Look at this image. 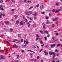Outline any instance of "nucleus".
<instances>
[{
  "label": "nucleus",
  "instance_id": "1",
  "mask_svg": "<svg viewBox=\"0 0 62 62\" xmlns=\"http://www.w3.org/2000/svg\"><path fill=\"white\" fill-rule=\"evenodd\" d=\"M5 59V57L3 55H1L0 56V59Z\"/></svg>",
  "mask_w": 62,
  "mask_h": 62
},
{
  "label": "nucleus",
  "instance_id": "2",
  "mask_svg": "<svg viewBox=\"0 0 62 62\" xmlns=\"http://www.w3.org/2000/svg\"><path fill=\"white\" fill-rule=\"evenodd\" d=\"M55 45H56V44H51V48H54V46H55Z\"/></svg>",
  "mask_w": 62,
  "mask_h": 62
},
{
  "label": "nucleus",
  "instance_id": "3",
  "mask_svg": "<svg viewBox=\"0 0 62 62\" xmlns=\"http://www.w3.org/2000/svg\"><path fill=\"white\" fill-rule=\"evenodd\" d=\"M26 42V44H28V41L27 40V39H25L24 40V43H25V42Z\"/></svg>",
  "mask_w": 62,
  "mask_h": 62
},
{
  "label": "nucleus",
  "instance_id": "4",
  "mask_svg": "<svg viewBox=\"0 0 62 62\" xmlns=\"http://www.w3.org/2000/svg\"><path fill=\"white\" fill-rule=\"evenodd\" d=\"M28 52H33V53H35V52H34V51H31V50H28Z\"/></svg>",
  "mask_w": 62,
  "mask_h": 62
},
{
  "label": "nucleus",
  "instance_id": "5",
  "mask_svg": "<svg viewBox=\"0 0 62 62\" xmlns=\"http://www.w3.org/2000/svg\"><path fill=\"white\" fill-rule=\"evenodd\" d=\"M20 25H22L23 24V21L20 22Z\"/></svg>",
  "mask_w": 62,
  "mask_h": 62
},
{
  "label": "nucleus",
  "instance_id": "6",
  "mask_svg": "<svg viewBox=\"0 0 62 62\" xmlns=\"http://www.w3.org/2000/svg\"><path fill=\"white\" fill-rule=\"evenodd\" d=\"M4 23L5 24H8V23H9V22L8 21H5Z\"/></svg>",
  "mask_w": 62,
  "mask_h": 62
},
{
  "label": "nucleus",
  "instance_id": "7",
  "mask_svg": "<svg viewBox=\"0 0 62 62\" xmlns=\"http://www.w3.org/2000/svg\"><path fill=\"white\" fill-rule=\"evenodd\" d=\"M52 51H50L49 53V54L50 55H52Z\"/></svg>",
  "mask_w": 62,
  "mask_h": 62
},
{
  "label": "nucleus",
  "instance_id": "8",
  "mask_svg": "<svg viewBox=\"0 0 62 62\" xmlns=\"http://www.w3.org/2000/svg\"><path fill=\"white\" fill-rule=\"evenodd\" d=\"M27 46V45L25 44V45H24V46H23V48H25V47H26Z\"/></svg>",
  "mask_w": 62,
  "mask_h": 62
},
{
  "label": "nucleus",
  "instance_id": "9",
  "mask_svg": "<svg viewBox=\"0 0 62 62\" xmlns=\"http://www.w3.org/2000/svg\"><path fill=\"white\" fill-rule=\"evenodd\" d=\"M19 23V20H18L16 22V23L17 24Z\"/></svg>",
  "mask_w": 62,
  "mask_h": 62
},
{
  "label": "nucleus",
  "instance_id": "10",
  "mask_svg": "<svg viewBox=\"0 0 62 62\" xmlns=\"http://www.w3.org/2000/svg\"><path fill=\"white\" fill-rule=\"evenodd\" d=\"M26 15H28L29 16V15H29V12H28L26 13Z\"/></svg>",
  "mask_w": 62,
  "mask_h": 62
},
{
  "label": "nucleus",
  "instance_id": "11",
  "mask_svg": "<svg viewBox=\"0 0 62 62\" xmlns=\"http://www.w3.org/2000/svg\"><path fill=\"white\" fill-rule=\"evenodd\" d=\"M14 17L16 18L18 17V15H14Z\"/></svg>",
  "mask_w": 62,
  "mask_h": 62
},
{
  "label": "nucleus",
  "instance_id": "12",
  "mask_svg": "<svg viewBox=\"0 0 62 62\" xmlns=\"http://www.w3.org/2000/svg\"><path fill=\"white\" fill-rule=\"evenodd\" d=\"M18 37L19 38H21V34H19L18 35Z\"/></svg>",
  "mask_w": 62,
  "mask_h": 62
},
{
  "label": "nucleus",
  "instance_id": "13",
  "mask_svg": "<svg viewBox=\"0 0 62 62\" xmlns=\"http://www.w3.org/2000/svg\"><path fill=\"white\" fill-rule=\"evenodd\" d=\"M39 32L41 33V34H43V32L41 30H40Z\"/></svg>",
  "mask_w": 62,
  "mask_h": 62
},
{
  "label": "nucleus",
  "instance_id": "14",
  "mask_svg": "<svg viewBox=\"0 0 62 62\" xmlns=\"http://www.w3.org/2000/svg\"><path fill=\"white\" fill-rule=\"evenodd\" d=\"M61 45V44H58L57 46V47H59L60 46V45Z\"/></svg>",
  "mask_w": 62,
  "mask_h": 62
},
{
  "label": "nucleus",
  "instance_id": "15",
  "mask_svg": "<svg viewBox=\"0 0 62 62\" xmlns=\"http://www.w3.org/2000/svg\"><path fill=\"white\" fill-rule=\"evenodd\" d=\"M45 33H46L47 34H48V31H45Z\"/></svg>",
  "mask_w": 62,
  "mask_h": 62
},
{
  "label": "nucleus",
  "instance_id": "16",
  "mask_svg": "<svg viewBox=\"0 0 62 62\" xmlns=\"http://www.w3.org/2000/svg\"><path fill=\"white\" fill-rule=\"evenodd\" d=\"M34 17H36V16H37V14H36V12H35L34 13Z\"/></svg>",
  "mask_w": 62,
  "mask_h": 62
},
{
  "label": "nucleus",
  "instance_id": "17",
  "mask_svg": "<svg viewBox=\"0 0 62 62\" xmlns=\"http://www.w3.org/2000/svg\"><path fill=\"white\" fill-rule=\"evenodd\" d=\"M36 37L37 38H39V36L37 34L36 35Z\"/></svg>",
  "mask_w": 62,
  "mask_h": 62
},
{
  "label": "nucleus",
  "instance_id": "18",
  "mask_svg": "<svg viewBox=\"0 0 62 62\" xmlns=\"http://www.w3.org/2000/svg\"><path fill=\"white\" fill-rule=\"evenodd\" d=\"M40 9H42L43 8V6L42 5L40 6Z\"/></svg>",
  "mask_w": 62,
  "mask_h": 62
},
{
  "label": "nucleus",
  "instance_id": "19",
  "mask_svg": "<svg viewBox=\"0 0 62 62\" xmlns=\"http://www.w3.org/2000/svg\"><path fill=\"white\" fill-rule=\"evenodd\" d=\"M33 8V7H31L30 8H29L28 9H31V8Z\"/></svg>",
  "mask_w": 62,
  "mask_h": 62
},
{
  "label": "nucleus",
  "instance_id": "20",
  "mask_svg": "<svg viewBox=\"0 0 62 62\" xmlns=\"http://www.w3.org/2000/svg\"><path fill=\"white\" fill-rule=\"evenodd\" d=\"M10 30L11 32H12L13 31V30H12V29H11V28L10 29Z\"/></svg>",
  "mask_w": 62,
  "mask_h": 62
},
{
  "label": "nucleus",
  "instance_id": "21",
  "mask_svg": "<svg viewBox=\"0 0 62 62\" xmlns=\"http://www.w3.org/2000/svg\"><path fill=\"white\" fill-rule=\"evenodd\" d=\"M58 20V18L56 17V18L55 19V21H57Z\"/></svg>",
  "mask_w": 62,
  "mask_h": 62
},
{
  "label": "nucleus",
  "instance_id": "22",
  "mask_svg": "<svg viewBox=\"0 0 62 62\" xmlns=\"http://www.w3.org/2000/svg\"><path fill=\"white\" fill-rule=\"evenodd\" d=\"M32 47L33 48H36V46H34V45L32 46Z\"/></svg>",
  "mask_w": 62,
  "mask_h": 62
},
{
  "label": "nucleus",
  "instance_id": "23",
  "mask_svg": "<svg viewBox=\"0 0 62 62\" xmlns=\"http://www.w3.org/2000/svg\"><path fill=\"white\" fill-rule=\"evenodd\" d=\"M29 13L30 14H32V11H29Z\"/></svg>",
  "mask_w": 62,
  "mask_h": 62
},
{
  "label": "nucleus",
  "instance_id": "24",
  "mask_svg": "<svg viewBox=\"0 0 62 62\" xmlns=\"http://www.w3.org/2000/svg\"><path fill=\"white\" fill-rule=\"evenodd\" d=\"M15 46L16 48H17L18 47V46H17L16 45H15Z\"/></svg>",
  "mask_w": 62,
  "mask_h": 62
},
{
  "label": "nucleus",
  "instance_id": "25",
  "mask_svg": "<svg viewBox=\"0 0 62 62\" xmlns=\"http://www.w3.org/2000/svg\"><path fill=\"white\" fill-rule=\"evenodd\" d=\"M17 39H14V42H15L16 41H17Z\"/></svg>",
  "mask_w": 62,
  "mask_h": 62
},
{
  "label": "nucleus",
  "instance_id": "26",
  "mask_svg": "<svg viewBox=\"0 0 62 62\" xmlns=\"http://www.w3.org/2000/svg\"><path fill=\"white\" fill-rule=\"evenodd\" d=\"M3 1L2 0H0V3L1 4H2V3H3Z\"/></svg>",
  "mask_w": 62,
  "mask_h": 62
},
{
  "label": "nucleus",
  "instance_id": "27",
  "mask_svg": "<svg viewBox=\"0 0 62 62\" xmlns=\"http://www.w3.org/2000/svg\"><path fill=\"white\" fill-rule=\"evenodd\" d=\"M58 12H59L58 11V10H56L55 11V13H57Z\"/></svg>",
  "mask_w": 62,
  "mask_h": 62
},
{
  "label": "nucleus",
  "instance_id": "28",
  "mask_svg": "<svg viewBox=\"0 0 62 62\" xmlns=\"http://www.w3.org/2000/svg\"><path fill=\"white\" fill-rule=\"evenodd\" d=\"M47 22L46 23V24H48V23H50V22H49V21L47 20Z\"/></svg>",
  "mask_w": 62,
  "mask_h": 62
},
{
  "label": "nucleus",
  "instance_id": "29",
  "mask_svg": "<svg viewBox=\"0 0 62 62\" xmlns=\"http://www.w3.org/2000/svg\"><path fill=\"white\" fill-rule=\"evenodd\" d=\"M11 1L13 3H14L15 2V0H11Z\"/></svg>",
  "mask_w": 62,
  "mask_h": 62
},
{
  "label": "nucleus",
  "instance_id": "30",
  "mask_svg": "<svg viewBox=\"0 0 62 62\" xmlns=\"http://www.w3.org/2000/svg\"><path fill=\"white\" fill-rule=\"evenodd\" d=\"M58 41V39L54 40V42H55L56 41V42H57V41Z\"/></svg>",
  "mask_w": 62,
  "mask_h": 62
},
{
  "label": "nucleus",
  "instance_id": "31",
  "mask_svg": "<svg viewBox=\"0 0 62 62\" xmlns=\"http://www.w3.org/2000/svg\"><path fill=\"white\" fill-rule=\"evenodd\" d=\"M55 52H58V50H57V49H56V50H55Z\"/></svg>",
  "mask_w": 62,
  "mask_h": 62
},
{
  "label": "nucleus",
  "instance_id": "32",
  "mask_svg": "<svg viewBox=\"0 0 62 62\" xmlns=\"http://www.w3.org/2000/svg\"><path fill=\"white\" fill-rule=\"evenodd\" d=\"M17 43H19V42H20V40H17Z\"/></svg>",
  "mask_w": 62,
  "mask_h": 62
},
{
  "label": "nucleus",
  "instance_id": "33",
  "mask_svg": "<svg viewBox=\"0 0 62 62\" xmlns=\"http://www.w3.org/2000/svg\"><path fill=\"white\" fill-rule=\"evenodd\" d=\"M55 52H52V54H54V55H55Z\"/></svg>",
  "mask_w": 62,
  "mask_h": 62
},
{
  "label": "nucleus",
  "instance_id": "34",
  "mask_svg": "<svg viewBox=\"0 0 62 62\" xmlns=\"http://www.w3.org/2000/svg\"><path fill=\"white\" fill-rule=\"evenodd\" d=\"M30 20H32L33 18L32 17H30Z\"/></svg>",
  "mask_w": 62,
  "mask_h": 62
},
{
  "label": "nucleus",
  "instance_id": "35",
  "mask_svg": "<svg viewBox=\"0 0 62 62\" xmlns=\"http://www.w3.org/2000/svg\"><path fill=\"white\" fill-rule=\"evenodd\" d=\"M21 52L22 53H24V50H22L21 51Z\"/></svg>",
  "mask_w": 62,
  "mask_h": 62
},
{
  "label": "nucleus",
  "instance_id": "36",
  "mask_svg": "<svg viewBox=\"0 0 62 62\" xmlns=\"http://www.w3.org/2000/svg\"><path fill=\"white\" fill-rule=\"evenodd\" d=\"M59 54H57V56H59Z\"/></svg>",
  "mask_w": 62,
  "mask_h": 62
},
{
  "label": "nucleus",
  "instance_id": "37",
  "mask_svg": "<svg viewBox=\"0 0 62 62\" xmlns=\"http://www.w3.org/2000/svg\"><path fill=\"white\" fill-rule=\"evenodd\" d=\"M27 2L29 3H31V1H29V0H28Z\"/></svg>",
  "mask_w": 62,
  "mask_h": 62
},
{
  "label": "nucleus",
  "instance_id": "38",
  "mask_svg": "<svg viewBox=\"0 0 62 62\" xmlns=\"http://www.w3.org/2000/svg\"><path fill=\"white\" fill-rule=\"evenodd\" d=\"M52 11L53 12H55V10L54 9H53Z\"/></svg>",
  "mask_w": 62,
  "mask_h": 62
},
{
  "label": "nucleus",
  "instance_id": "39",
  "mask_svg": "<svg viewBox=\"0 0 62 62\" xmlns=\"http://www.w3.org/2000/svg\"><path fill=\"white\" fill-rule=\"evenodd\" d=\"M28 21L27 19H25V22H27V21Z\"/></svg>",
  "mask_w": 62,
  "mask_h": 62
},
{
  "label": "nucleus",
  "instance_id": "40",
  "mask_svg": "<svg viewBox=\"0 0 62 62\" xmlns=\"http://www.w3.org/2000/svg\"><path fill=\"white\" fill-rule=\"evenodd\" d=\"M45 13V12H43L41 13V14H44Z\"/></svg>",
  "mask_w": 62,
  "mask_h": 62
},
{
  "label": "nucleus",
  "instance_id": "41",
  "mask_svg": "<svg viewBox=\"0 0 62 62\" xmlns=\"http://www.w3.org/2000/svg\"><path fill=\"white\" fill-rule=\"evenodd\" d=\"M55 56V55H54L53 57V59H54V57Z\"/></svg>",
  "mask_w": 62,
  "mask_h": 62
},
{
  "label": "nucleus",
  "instance_id": "42",
  "mask_svg": "<svg viewBox=\"0 0 62 62\" xmlns=\"http://www.w3.org/2000/svg\"><path fill=\"white\" fill-rule=\"evenodd\" d=\"M33 60H34V59H31V61L32 62V61H33Z\"/></svg>",
  "mask_w": 62,
  "mask_h": 62
},
{
  "label": "nucleus",
  "instance_id": "43",
  "mask_svg": "<svg viewBox=\"0 0 62 62\" xmlns=\"http://www.w3.org/2000/svg\"><path fill=\"white\" fill-rule=\"evenodd\" d=\"M33 26L34 27H36V25L35 24H34L33 25Z\"/></svg>",
  "mask_w": 62,
  "mask_h": 62
},
{
  "label": "nucleus",
  "instance_id": "44",
  "mask_svg": "<svg viewBox=\"0 0 62 62\" xmlns=\"http://www.w3.org/2000/svg\"><path fill=\"white\" fill-rule=\"evenodd\" d=\"M38 39H39V38H36V41H37V40H38Z\"/></svg>",
  "mask_w": 62,
  "mask_h": 62
},
{
  "label": "nucleus",
  "instance_id": "45",
  "mask_svg": "<svg viewBox=\"0 0 62 62\" xmlns=\"http://www.w3.org/2000/svg\"><path fill=\"white\" fill-rule=\"evenodd\" d=\"M34 62H37V60H36V59H35L34 60Z\"/></svg>",
  "mask_w": 62,
  "mask_h": 62
},
{
  "label": "nucleus",
  "instance_id": "46",
  "mask_svg": "<svg viewBox=\"0 0 62 62\" xmlns=\"http://www.w3.org/2000/svg\"><path fill=\"white\" fill-rule=\"evenodd\" d=\"M45 26H44L43 27V29H45Z\"/></svg>",
  "mask_w": 62,
  "mask_h": 62
},
{
  "label": "nucleus",
  "instance_id": "47",
  "mask_svg": "<svg viewBox=\"0 0 62 62\" xmlns=\"http://www.w3.org/2000/svg\"><path fill=\"white\" fill-rule=\"evenodd\" d=\"M45 40H47V37H45Z\"/></svg>",
  "mask_w": 62,
  "mask_h": 62
},
{
  "label": "nucleus",
  "instance_id": "48",
  "mask_svg": "<svg viewBox=\"0 0 62 62\" xmlns=\"http://www.w3.org/2000/svg\"><path fill=\"white\" fill-rule=\"evenodd\" d=\"M45 54L46 55H47V54H48V52H46V53Z\"/></svg>",
  "mask_w": 62,
  "mask_h": 62
},
{
  "label": "nucleus",
  "instance_id": "49",
  "mask_svg": "<svg viewBox=\"0 0 62 62\" xmlns=\"http://www.w3.org/2000/svg\"><path fill=\"white\" fill-rule=\"evenodd\" d=\"M2 5L0 6V10H1V8H2Z\"/></svg>",
  "mask_w": 62,
  "mask_h": 62
},
{
  "label": "nucleus",
  "instance_id": "50",
  "mask_svg": "<svg viewBox=\"0 0 62 62\" xmlns=\"http://www.w3.org/2000/svg\"><path fill=\"white\" fill-rule=\"evenodd\" d=\"M42 50H43V49H41V50L39 51V52H41V51H42Z\"/></svg>",
  "mask_w": 62,
  "mask_h": 62
},
{
  "label": "nucleus",
  "instance_id": "51",
  "mask_svg": "<svg viewBox=\"0 0 62 62\" xmlns=\"http://www.w3.org/2000/svg\"><path fill=\"white\" fill-rule=\"evenodd\" d=\"M56 36H58V33H56Z\"/></svg>",
  "mask_w": 62,
  "mask_h": 62
},
{
  "label": "nucleus",
  "instance_id": "52",
  "mask_svg": "<svg viewBox=\"0 0 62 62\" xmlns=\"http://www.w3.org/2000/svg\"><path fill=\"white\" fill-rule=\"evenodd\" d=\"M46 50H45V51H44V53H45V54L47 52H46Z\"/></svg>",
  "mask_w": 62,
  "mask_h": 62
},
{
  "label": "nucleus",
  "instance_id": "53",
  "mask_svg": "<svg viewBox=\"0 0 62 62\" xmlns=\"http://www.w3.org/2000/svg\"><path fill=\"white\" fill-rule=\"evenodd\" d=\"M37 7H39V4H38L37 5Z\"/></svg>",
  "mask_w": 62,
  "mask_h": 62
},
{
  "label": "nucleus",
  "instance_id": "54",
  "mask_svg": "<svg viewBox=\"0 0 62 62\" xmlns=\"http://www.w3.org/2000/svg\"><path fill=\"white\" fill-rule=\"evenodd\" d=\"M39 56H38L37 57V59H39Z\"/></svg>",
  "mask_w": 62,
  "mask_h": 62
},
{
  "label": "nucleus",
  "instance_id": "55",
  "mask_svg": "<svg viewBox=\"0 0 62 62\" xmlns=\"http://www.w3.org/2000/svg\"><path fill=\"white\" fill-rule=\"evenodd\" d=\"M0 15L1 16H2V15H3V14H2V13H0Z\"/></svg>",
  "mask_w": 62,
  "mask_h": 62
},
{
  "label": "nucleus",
  "instance_id": "56",
  "mask_svg": "<svg viewBox=\"0 0 62 62\" xmlns=\"http://www.w3.org/2000/svg\"><path fill=\"white\" fill-rule=\"evenodd\" d=\"M33 54V53H31L30 54V55H32Z\"/></svg>",
  "mask_w": 62,
  "mask_h": 62
},
{
  "label": "nucleus",
  "instance_id": "57",
  "mask_svg": "<svg viewBox=\"0 0 62 62\" xmlns=\"http://www.w3.org/2000/svg\"><path fill=\"white\" fill-rule=\"evenodd\" d=\"M59 3H56V6H58V5Z\"/></svg>",
  "mask_w": 62,
  "mask_h": 62
},
{
  "label": "nucleus",
  "instance_id": "58",
  "mask_svg": "<svg viewBox=\"0 0 62 62\" xmlns=\"http://www.w3.org/2000/svg\"><path fill=\"white\" fill-rule=\"evenodd\" d=\"M49 15L50 16H52V15H51L50 13L49 14Z\"/></svg>",
  "mask_w": 62,
  "mask_h": 62
},
{
  "label": "nucleus",
  "instance_id": "59",
  "mask_svg": "<svg viewBox=\"0 0 62 62\" xmlns=\"http://www.w3.org/2000/svg\"><path fill=\"white\" fill-rule=\"evenodd\" d=\"M42 25H43V26H44L45 24L44 23H43L42 24Z\"/></svg>",
  "mask_w": 62,
  "mask_h": 62
},
{
  "label": "nucleus",
  "instance_id": "60",
  "mask_svg": "<svg viewBox=\"0 0 62 62\" xmlns=\"http://www.w3.org/2000/svg\"><path fill=\"white\" fill-rule=\"evenodd\" d=\"M61 9H59L58 10V11H59H59H61Z\"/></svg>",
  "mask_w": 62,
  "mask_h": 62
},
{
  "label": "nucleus",
  "instance_id": "61",
  "mask_svg": "<svg viewBox=\"0 0 62 62\" xmlns=\"http://www.w3.org/2000/svg\"><path fill=\"white\" fill-rule=\"evenodd\" d=\"M23 39H21V42H23Z\"/></svg>",
  "mask_w": 62,
  "mask_h": 62
},
{
  "label": "nucleus",
  "instance_id": "62",
  "mask_svg": "<svg viewBox=\"0 0 62 62\" xmlns=\"http://www.w3.org/2000/svg\"><path fill=\"white\" fill-rule=\"evenodd\" d=\"M14 10H15V9H12V11L13 12V11H14Z\"/></svg>",
  "mask_w": 62,
  "mask_h": 62
},
{
  "label": "nucleus",
  "instance_id": "63",
  "mask_svg": "<svg viewBox=\"0 0 62 62\" xmlns=\"http://www.w3.org/2000/svg\"><path fill=\"white\" fill-rule=\"evenodd\" d=\"M52 27H54V24H52Z\"/></svg>",
  "mask_w": 62,
  "mask_h": 62
},
{
  "label": "nucleus",
  "instance_id": "64",
  "mask_svg": "<svg viewBox=\"0 0 62 62\" xmlns=\"http://www.w3.org/2000/svg\"><path fill=\"white\" fill-rule=\"evenodd\" d=\"M18 60H17L16 61H15V62H18Z\"/></svg>",
  "mask_w": 62,
  "mask_h": 62
}]
</instances>
